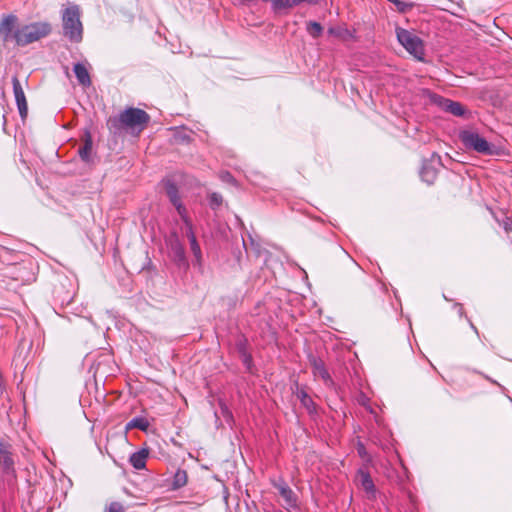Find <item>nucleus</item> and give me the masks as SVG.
<instances>
[{"label":"nucleus","mask_w":512,"mask_h":512,"mask_svg":"<svg viewBox=\"0 0 512 512\" xmlns=\"http://www.w3.org/2000/svg\"><path fill=\"white\" fill-rule=\"evenodd\" d=\"M150 120L147 112L139 108H127L118 116L110 117L107 126L110 131L118 132L121 129H138L142 131Z\"/></svg>","instance_id":"obj_1"},{"label":"nucleus","mask_w":512,"mask_h":512,"mask_svg":"<svg viewBox=\"0 0 512 512\" xmlns=\"http://www.w3.org/2000/svg\"><path fill=\"white\" fill-rule=\"evenodd\" d=\"M80 16V8L77 5L68 6L62 13L63 32L71 42L78 43L83 38V25Z\"/></svg>","instance_id":"obj_2"},{"label":"nucleus","mask_w":512,"mask_h":512,"mask_svg":"<svg viewBox=\"0 0 512 512\" xmlns=\"http://www.w3.org/2000/svg\"><path fill=\"white\" fill-rule=\"evenodd\" d=\"M51 32V26L46 22H33L20 26L19 33L16 36V45L27 46L48 36Z\"/></svg>","instance_id":"obj_3"},{"label":"nucleus","mask_w":512,"mask_h":512,"mask_svg":"<svg viewBox=\"0 0 512 512\" xmlns=\"http://www.w3.org/2000/svg\"><path fill=\"white\" fill-rule=\"evenodd\" d=\"M399 43L418 61H424L425 46L423 40L415 33L401 27L396 28Z\"/></svg>","instance_id":"obj_4"},{"label":"nucleus","mask_w":512,"mask_h":512,"mask_svg":"<svg viewBox=\"0 0 512 512\" xmlns=\"http://www.w3.org/2000/svg\"><path fill=\"white\" fill-rule=\"evenodd\" d=\"M19 19L15 14H4L0 19V38L5 45L10 41L16 43V36L19 33Z\"/></svg>","instance_id":"obj_5"},{"label":"nucleus","mask_w":512,"mask_h":512,"mask_svg":"<svg viewBox=\"0 0 512 512\" xmlns=\"http://www.w3.org/2000/svg\"><path fill=\"white\" fill-rule=\"evenodd\" d=\"M460 139L468 149H473L478 153L487 155L492 153V147L489 142L476 132L462 131L460 133Z\"/></svg>","instance_id":"obj_6"},{"label":"nucleus","mask_w":512,"mask_h":512,"mask_svg":"<svg viewBox=\"0 0 512 512\" xmlns=\"http://www.w3.org/2000/svg\"><path fill=\"white\" fill-rule=\"evenodd\" d=\"M0 469L5 474H14V459L12 445L5 439H0Z\"/></svg>","instance_id":"obj_7"},{"label":"nucleus","mask_w":512,"mask_h":512,"mask_svg":"<svg viewBox=\"0 0 512 512\" xmlns=\"http://www.w3.org/2000/svg\"><path fill=\"white\" fill-rule=\"evenodd\" d=\"M431 101L445 112L451 113L454 116H463L465 113V109L462 104L444 98L440 95L433 94L431 96Z\"/></svg>","instance_id":"obj_8"},{"label":"nucleus","mask_w":512,"mask_h":512,"mask_svg":"<svg viewBox=\"0 0 512 512\" xmlns=\"http://www.w3.org/2000/svg\"><path fill=\"white\" fill-rule=\"evenodd\" d=\"M12 84H13V92H14L15 100H16L17 107L19 110V114H20L21 118L24 119V118H26L27 113H28V105H27L24 90L21 86L19 79L16 76H14L12 78Z\"/></svg>","instance_id":"obj_9"},{"label":"nucleus","mask_w":512,"mask_h":512,"mask_svg":"<svg viewBox=\"0 0 512 512\" xmlns=\"http://www.w3.org/2000/svg\"><path fill=\"white\" fill-rule=\"evenodd\" d=\"M165 191H166V194H167L170 202L176 208V210H177L179 216L181 217V219L187 217L188 216L187 215V210H186L185 206L181 202V199H180V196H179L178 189H177L176 185L173 182L168 181L165 184Z\"/></svg>","instance_id":"obj_10"},{"label":"nucleus","mask_w":512,"mask_h":512,"mask_svg":"<svg viewBox=\"0 0 512 512\" xmlns=\"http://www.w3.org/2000/svg\"><path fill=\"white\" fill-rule=\"evenodd\" d=\"M182 221L184 222V225H185L186 236L190 242L191 252L193 253L196 261L198 263H200L201 259H202V252H201L200 245L197 242V239H196V236H195V233L193 230L192 222L188 216L185 218H182Z\"/></svg>","instance_id":"obj_11"},{"label":"nucleus","mask_w":512,"mask_h":512,"mask_svg":"<svg viewBox=\"0 0 512 512\" xmlns=\"http://www.w3.org/2000/svg\"><path fill=\"white\" fill-rule=\"evenodd\" d=\"M356 480L361 488L367 493L368 497L373 498L375 495V485L369 472L359 469L356 475Z\"/></svg>","instance_id":"obj_12"},{"label":"nucleus","mask_w":512,"mask_h":512,"mask_svg":"<svg viewBox=\"0 0 512 512\" xmlns=\"http://www.w3.org/2000/svg\"><path fill=\"white\" fill-rule=\"evenodd\" d=\"M275 487L278 489L280 495L285 500L288 507L294 508L297 506V496L286 483L281 482L275 484Z\"/></svg>","instance_id":"obj_13"},{"label":"nucleus","mask_w":512,"mask_h":512,"mask_svg":"<svg viewBox=\"0 0 512 512\" xmlns=\"http://www.w3.org/2000/svg\"><path fill=\"white\" fill-rule=\"evenodd\" d=\"M170 250L173 255V259L179 264L186 263L185 250L183 245L180 243L177 237H173L170 240Z\"/></svg>","instance_id":"obj_14"},{"label":"nucleus","mask_w":512,"mask_h":512,"mask_svg":"<svg viewBox=\"0 0 512 512\" xmlns=\"http://www.w3.org/2000/svg\"><path fill=\"white\" fill-rule=\"evenodd\" d=\"M73 71L75 76L79 82L84 87H89L91 85L90 74L82 63H76L73 67Z\"/></svg>","instance_id":"obj_15"},{"label":"nucleus","mask_w":512,"mask_h":512,"mask_svg":"<svg viewBox=\"0 0 512 512\" xmlns=\"http://www.w3.org/2000/svg\"><path fill=\"white\" fill-rule=\"evenodd\" d=\"M147 458L148 451L146 449H142L133 453L129 458V462L135 469L141 470L145 468Z\"/></svg>","instance_id":"obj_16"},{"label":"nucleus","mask_w":512,"mask_h":512,"mask_svg":"<svg viewBox=\"0 0 512 512\" xmlns=\"http://www.w3.org/2000/svg\"><path fill=\"white\" fill-rule=\"evenodd\" d=\"M303 2L315 5V4H318L320 2V0H274V9L281 10V9L293 8L295 6L300 5Z\"/></svg>","instance_id":"obj_17"},{"label":"nucleus","mask_w":512,"mask_h":512,"mask_svg":"<svg viewBox=\"0 0 512 512\" xmlns=\"http://www.w3.org/2000/svg\"><path fill=\"white\" fill-rule=\"evenodd\" d=\"M79 156L80 158L86 162H91V152H92V139L89 134L86 135V138L84 140V144L82 147L79 148Z\"/></svg>","instance_id":"obj_18"},{"label":"nucleus","mask_w":512,"mask_h":512,"mask_svg":"<svg viewBox=\"0 0 512 512\" xmlns=\"http://www.w3.org/2000/svg\"><path fill=\"white\" fill-rule=\"evenodd\" d=\"M148 427L149 422L146 418L143 417H135L126 424V430H132L137 428L141 431H146Z\"/></svg>","instance_id":"obj_19"},{"label":"nucleus","mask_w":512,"mask_h":512,"mask_svg":"<svg viewBox=\"0 0 512 512\" xmlns=\"http://www.w3.org/2000/svg\"><path fill=\"white\" fill-rule=\"evenodd\" d=\"M296 394L297 397L301 400L303 406L306 407L308 412L313 413L316 408L312 398L303 389H297Z\"/></svg>","instance_id":"obj_20"},{"label":"nucleus","mask_w":512,"mask_h":512,"mask_svg":"<svg viewBox=\"0 0 512 512\" xmlns=\"http://www.w3.org/2000/svg\"><path fill=\"white\" fill-rule=\"evenodd\" d=\"M187 483V474L184 470H178L173 479V489H179L183 486H185Z\"/></svg>","instance_id":"obj_21"},{"label":"nucleus","mask_w":512,"mask_h":512,"mask_svg":"<svg viewBox=\"0 0 512 512\" xmlns=\"http://www.w3.org/2000/svg\"><path fill=\"white\" fill-rule=\"evenodd\" d=\"M328 33L342 40H349L350 38H352L351 32L348 29L342 27L330 28L328 30Z\"/></svg>","instance_id":"obj_22"},{"label":"nucleus","mask_w":512,"mask_h":512,"mask_svg":"<svg viewBox=\"0 0 512 512\" xmlns=\"http://www.w3.org/2000/svg\"><path fill=\"white\" fill-rule=\"evenodd\" d=\"M322 26L318 22H309L307 31L313 38H318L322 34Z\"/></svg>","instance_id":"obj_23"},{"label":"nucleus","mask_w":512,"mask_h":512,"mask_svg":"<svg viewBox=\"0 0 512 512\" xmlns=\"http://www.w3.org/2000/svg\"><path fill=\"white\" fill-rule=\"evenodd\" d=\"M223 202V198L219 193L213 192L209 195V205L212 209H218Z\"/></svg>","instance_id":"obj_24"},{"label":"nucleus","mask_w":512,"mask_h":512,"mask_svg":"<svg viewBox=\"0 0 512 512\" xmlns=\"http://www.w3.org/2000/svg\"><path fill=\"white\" fill-rule=\"evenodd\" d=\"M314 374L319 376L321 380L327 381L329 379V374L324 368L323 364L316 363L314 366Z\"/></svg>","instance_id":"obj_25"},{"label":"nucleus","mask_w":512,"mask_h":512,"mask_svg":"<svg viewBox=\"0 0 512 512\" xmlns=\"http://www.w3.org/2000/svg\"><path fill=\"white\" fill-rule=\"evenodd\" d=\"M104 512H125V508L120 502H111Z\"/></svg>","instance_id":"obj_26"},{"label":"nucleus","mask_w":512,"mask_h":512,"mask_svg":"<svg viewBox=\"0 0 512 512\" xmlns=\"http://www.w3.org/2000/svg\"><path fill=\"white\" fill-rule=\"evenodd\" d=\"M357 452L359 454V456L362 458V459H365L367 461H369V456H368V453L366 451V448L365 446L363 445V443L361 442H358L357 443Z\"/></svg>","instance_id":"obj_27"},{"label":"nucleus","mask_w":512,"mask_h":512,"mask_svg":"<svg viewBox=\"0 0 512 512\" xmlns=\"http://www.w3.org/2000/svg\"><path fill=\"white\" fill-rule=\"evenodd\" d=\"M395 6L397 7V10L401 13H404L406 12L407 10H409L412 5L411 4H408L406 2H403V1H397V3L395 4Z\"/></svg>","instance_id":"obj_28"},{"label":"nucleus","mask_w":512,"mask_h":512,"mask_svg":"<svg viewBox=\"0 0 512 512\" xmlns=\"http://www.w3.org/2000/svg\"><path fill=\"white\" fill-rule=\"evenodd\" d=\"M221 178L224 180V181H227V182H231L233 181V177L232 175L229 173V172H225L221 175Z\"/></svg>","instance_id":"obj_29"},{"label":"nucleus","mask_w":512,"mask_h":512,"mask_svg":"<svg viewBox=\"0 0 512 512\" xmlns=\"http://www.w3.org/2000/svg\"><path fill=\"white\" fill-rule=\"evenodd\" d=\"M428 174H430V171H428V170H424V171L422 172V177L424 178V177H425L426 175H428Z\"/></svg>","instance_id":"obj_30"}]
</instances>
